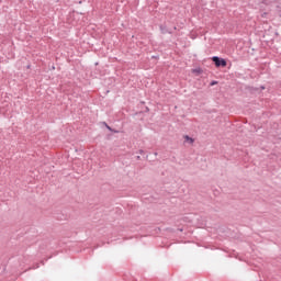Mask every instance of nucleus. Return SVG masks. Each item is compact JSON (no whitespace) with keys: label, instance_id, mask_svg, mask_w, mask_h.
I'll use <instances>...</instances> for the list:
<instances>
[{"label":"nucleus","instance_id":"nucleus-1","mask_svg":"<svg viewBox=\"0 0 281 281\" xmlns=\"http://www.w3.org/2000/svg\"><path fill=\"white\" fill-rule=\"evenodd\" d=\"M212 60L215 67H227V61L218 56H213Z\"/></svg>","mask_w":281,"mask_h":281},{"label":"nucleus","instance_id":"nucleus-2","mask_svg":"<svg viewBox=\"0 0 281 281\" xmlns=\"http://www.w3.org/2000/svg\"><path fill=\"white\" fill-rule=\"evenodd\" d=\"M159 27L161 34H172V31H170V29H168L166 25H160Z\"/></svg>","mask_w":281,"mask_h":281},{"label":"nucleus","instance_id":"nucleus-3","mask_svg":"<svg viewBox=\"0 0 281 281\" xmlns=\"http://www.w3.org/2000/svg\"><path fill=\"white\" fill-rule=\"evenodd\" d=\"M184 139H186V142H189V144H194V138H192L188 135L184 136Z\"/></svg>","mask_w":281,"mask_h":281},{"label":"nucleus","instance_id":"nucleus-4","mask_svg":"<svg viewBox=\"0 0 281 281\" xmlns=\"http://www.w3.org/2000/svg\"><path fill=\"white\" fill-rule=\"evenodd\" d=\"M217 83H218L217 81H212L211 87H214V85H217Z\"/></svg>","mask_w":281,"mask_h":281},{"label":"nucleus","instance_id":"nucleus-5","mask_svg":"<svg viewBox=\"0 0 281 281\" xmlns=\"http://www.w3.org/2000/svg\"><path fill=\"white\" fill-rule=\"evenodd\" d=\"M108 131H113L111 126L106 125Z\"/></svg>","mask_w":281,"mask_h":281},{"label":"nucleus","instance_id":"nucleus-6","mask_svg":"<svg viewBox=\"0 0 281 281\" xmlns=\"http://www.w3.org/2000/svg\"><path fill=\"white\" fill-rule=\"evenodd\" d=\"M139 153H140V155H143V154H144V150H139Z\"/></svg>","mask_w":281,"mask_h":281}]
</instances>
